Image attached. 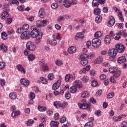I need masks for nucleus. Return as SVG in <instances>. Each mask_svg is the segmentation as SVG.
I'll list each match as a JSON object with an SVG mask.
<instances>
[{
  "label": "nucleus",
  "instance_id": "obj_1",
  "mask_svg": "<svg viewBox=\"0 0 127 127\" xmlns=\"http://www.w3.org/2000/svg\"><path fill=\"white\" fill-rule=\"evenodd\" d=\"M30 28L31 29L30 35H31L32 38H36L39 35H41V36H43L42 33L39 31V29L37 28V26L32 25Z\"/></svg>",
  "mask_w": 127,
  "mask_h": 127
},
{
  "label": "nucleus",
  "instance_id": "obj_2",
  "mask_svg": "<svg viewBox=\"0 0 127 127\" xmlns=\"http://www.w3.org/2000/svg\"><path fill=\"white\" fill-rule=\"evenodd\" d=\"M81 102H82L83 103H78V104L80 109H82V110H86V109L90 110L91 106L90 104L87 102L86 99H83L81 100Z\"/></svg>",
  "mask_w": 127,
  "mask_h": 127
},
{
  "label": "nucleus",
  "instance_id": "obj_3",
  "mask_svg": "<svg viewBox=\"0 0 127 127\" xmlns=\"http://www.w3.org/2000/svg\"><path fill=\"white\" fill-rule=\"evenodd\" d=\"M26 47L27 49L30 50V51H34V50L36 49V45L34 44V43L31 41H29L27 43Z\"/></svg>",
  "mask_w": 127,
  "mask_h": 127
},
{
  "label": "nucleus",
  "instance_id": "obj_4",
  "mask_svg": "<svg viewBox=\"0 0 127 127\" xmlns=\"http://www.w3.org/2000/svg\"><path fill=\"white\" fill-rule=\"evenodd\" d=\"M113 10L114 11H115V12H116L117 15L118 16L121 21H124V16H123V13L122 12V11H121L119 8H117V7H114Z\"/></svg>",
  "mask_w": 127,
  "mask_h": 127
},
{
  "label": "nucleus",
  "instance_id": "obj_5",
  "mask_svg": "<svg viewBox=\"0 0 127 127\" xmlns=\"http://www.w3.org/2000/svg\"><path fill=\"white\" fill-rule=\"evenodd\" d=\"M92 45L95 48H98L101 45V40L95 38L92 40Z\"/></svg>",
  "mask_w": 127,
  "mask_h": 127
},
{
  "label": "nucleus",
  "instance_id": "obj_6",
  "mask_svg": "<svg viewBox=\"0 0 127 127\" xmlns=\"http://www.w3.org/2000/svg\"><path fill=\"white\" fill-rule=\"evenodd\" d=\"M47 22H48L47 20H38L36 22V24L37 26H39V27H43L44 26H46V25H47Z\"/></svg>",
  "mask_w": 127,
  "mask_h": 127
},
{
  "label": "nucleus",
  "instance_id": "obj_7",
  "mask_svg": "<svg viewBox=\"0 0 127 127\" xmlns=\"http://www.w3.org/2000/svg\"><path fill=\"white\" fill-rule=\"evenodd\" d=\"M118 50L116 49H110L108 51V55L110 56V58H115V56L117 55V53Z\"/></svg>",
  "mask_w": 127,
  "mask_h": 127
},
{
  "label": "nucleus",
  "instance_id": "obj_8",
  "mask_svg": "<svg viewBox=\"0 0 127 127\" xmlns=\"http://www.w3.org/2000/svg\"><path fill=\"white\" fill-rule=\"evenodd\" d=\"M116 49H117L118 52H119V53H123V51H125V46H124V45L122 44H118L116 45L115 46Z\"/></svg>",
  "mask_w": 127,
  "mask_h": 127
},
{
  "label": "nucleus",
  "instance_id": "obj_9",
  "mask_svg": "<svg viewBox=\"0 0 127 127\" xmlns=\"http://www.w3.org/2000/svg\"><path fill=\"white\" fill-rule=\"evenodd\" d=\"M20 83L21 85H23V86L26 87V88H27V87L29 86V84H30L29 80L26 79V78H22L20 80Z\"/></svg>",
  "mask_w": 127,
  "mask_h": 127
},
{
  "label": "nucleus",
  "instance_id": "obj_10",
  "mask_svg": "<svg viewBox=\"0 0 127 127\" xmlns=\"http://www.w3.org/2000/svg\"><path fill=\"white\" fill-rule=\"evenodd\" d=\"M73 86L78 89H81L83 88V83L80 80H76L73 82Z\"/></svg>",
  "mask_w": 127,
  "mask_h": 127
},
{
  "label": "nucleus",
  "instance_id": "obj_11",
  "mask_svg": "<svg viewBox=\"0 0 127 127\" xmlns=\"http://www.w3.org/2000/svg\"><path fill=\"white\" fill-rule=\"evenodd\" d=\"M29 36H30V35L27 31H25L21 34V39H28V38H29Z\"/></svg>",
  "mask_w": 127,
  "mask_h": 127
},
{
  "label": "nucleus",
  "instance_id": "obj_12",
  "mask_svg": "<svg viewBox=\"0 0 127 127\" xmlns=\"http://www.w3.org/2000/svg\"><path fill=\"white\" fill-rule=\"evenodd\" d=\"M115 22H116L115 18L112 16H111L110 17V20L108 21L107 23L108 26H109V27H112V26H113L114 24H115Z\"/></svg>",
  "mask_w": 127,
  "mask_h": 127
},
{
  "label": "nucleus",
  "instance_id": "obj_13",
  "mask_svg": "<svg viewBox=\"0 0 127 127\" xmlns=\"http://www.w3.org/2000/svg\"><path fill=\"white\" fill-rule=\"evenodd\" d=\"M103 57L99 56L94 60V64H101L103 62Z\"/></svg>",
  "mask_w": 127,
  "mask_h": 127
},
{
  "label": "nucleus",
  "instance_id": "obj_14",
  "mask_svg": "<svg viewBox=\"0 0 127 127\" xmlns=\"http://www.w3.org/2000/svg\"><path fill=\"white\" fill-rule=\"evenodd\" d=\"M61 85V80H58L55 84L53 85V90H57Z\"/></svg>",
  "mask_w": 127,
  "mask_h": 127
},
{
  "label": "nucleus",
  "instance_id": "obj_15",
  "mask_svg": "<svg viewBox=\"0 0 127 127\" xmlns=\"http://www.w3.org/2000/svg\"><path fill=\"white\" fill-rule=\"evenodd\" d=\"M16 68L17 70L19 71V72H21V74H23L24 75V74H25V69H24L22 65H21V64H18L16 66Z\"/></svg>",
  "mask_w": 127,
  "mask_h": 127
},
{
  "label": "nucleus",
  "instance_id": "obj_16",
  "mask_svg": "<svg viewBox=\"0 0 127 127\" xmlns=\"http://www.w3.org/2000/svg\"><path fill=\"white\" fill-rule=\"evenodd\" d=\"M64 5L66 8H69V7H71L72 5V2H71L70 0H65L64 2Z\"/></svg>",
  "mask_w": 127,
  "mask_h": 127
},
{
  "label": "nucleus",
  "instance_id": "obj_17",
  "mask_svg": "<svg viewBox=\"0 0 127 127\" xmlns=\"http://www.w3.org/2000/svg\"><path fill=\"white\" fill-rule=\"evenodd\" d=\"M39 15L40 18H43L45 16V11L43 8H41L39 12Z\"/></svg>",
  "mask_w": 127,
  "mask_h": 127
},
{
  "label": "nucleus",
  "instance_id": "obj_18",
  "mask_svg": "<svg viewBox=\"0 0 127 127\" xmlns=\"http://www.w3.org/2000/svg\"><path fill=\"white\" fill-rule=\"evenodd\" d=\"M77 51V48L75 46H71L68 49V52L70 54H73L76 52Z\"/></svg>",
  "mask_w": 127,
  "mask_h": 127
},
{
  "label": "nucleus",
  "instance_id": "obj_19",
  "mask_svg": "<svg viewBox=\"0 0 127 127\" xmlns=\"http://www.w3.org/2000/svg\"><path fill=\"white\" fill-rule=\"evenodd\" d=\"M59 125V122L54 121H52L50 123V126L51 127H58Z\"/></svg>",
  "mask_w": 127,
  "mask_h": 127
},
{
  "label": "nucleus",
  "instance_id": "obj_20",
  "mask_svg": "<svg viewBox=\"0 0 127 127\" xmlns=\"http://www.w3.org/2000/svg\"><path fill=\"white\" fill-rule=\"evenodd\" d=\"M88 97H90V92H89L88 91H85L81 93V98H88Z\"/></svg>",
  "mask_w": 127,
  "mask_h": 127
},
{
  "label": "nucleus",
  "instance_id": "obj_21",
  "mask_svg": "<svg viewBox=\"0 0 127 127\" xmlns=\"http://www.w3.org/2000/svg\"><path fill=\"white\" fill-rule=\"evenodd\" d=\"M42 36H41V35H39L37 38H36V40H35V43L36 44H40V42H41V39H42Z\"/></svg>",
  "mask_w": 127,
  "mask_h": 127
},
{
  "label": "nucleus",
  "instance_id": "obj_22",
  "mask_svg": "<svg viewBox=\"0 0 127 127\" xmlns=\"http://www.w3.org/2000/svg\"><path fill=\"white\" fill-rule=\"evenodd\" d=\"M2 19L4 20L6 17H8V11H4L1 14Z\"/></svg>",
  "mask_w": 127,
  "mask_h": 127
},
{
  "label": "nucleus",
  "instance_id": "obj_23",
  "mask_svg": "<svg viewBox=\"0 0 127 127\" xmlns=\"http://www.w3.org/2000/svg\"><path fill=\"white\" fill-rule=\"evenodd\" d=\"M9 98L12 100H15L17 98V94L15 92H11L9 94Z\"/></svg>",
  "mask_w": 127,
  "mask_h": 127
},
{
  "label": "nucleus",
  "instance_id": "obj_24",
  "mask_svg": "<svg viewBox=\"0 0 127 127\" xmlns=\"http://www.w3.org/2000/svg\"><path fill=\"white\" fill-rule=\"evenodd\" d=\"M19 115H20V111L16 110L13 111L11 114V116L12 118H15V117H17V116H19Z\"/></svg>",
  "mask_w": 127,
  "mask_h": 127
},
{
  "label": "nucleus",
  "instance_id": "obj_25",
  "mask_svg": "<svg viewBox=\"0 0 127 127\" xmlns=\"http://www.w3.org/2000/svg\"><path fill=\"white\" fill-rule=\"evenodd\" d=\"M126 59L125 56L120 57L118 58V63H123L124 62H126Z\"/></svg>",
  "mask_w": 127,
  "mask_h": 127
},
{
  "label": "nucleus",
  "instance_id": "obj_26",
  "mask_svg": "<svg viewBox=\"0 0 127 127\" xmlns=\"http://www.w3.org/2000/svg\"><path fill=\"white\" fill-rule=\"evenodd\" d=\"M100 5L99 0H93L92 1V6L93 7H98Z\"/></svg>",
  "mask_w": 127,
  "mask_h": 127
},
{
  "label": "nucleus",
  "instance_id": "obj_27",
  "mask_svg": "<svg viewBox=\"0 0 127 127\" xmlns=\"http://www.w3.org/2000/svg\"><path fill=\"white\" fill-rule=\"evenodd\" d=\"M110 43L111 36H110L109 35H107L105 38V43H106V44H110Z\"/></svg>",
  "mask_w": 127,
  "mask_h": 127
},
{
  "label": "nucleus",
  "instance_id": "obj_28",
  "mask_svg": "<svg viewBox=\"0 0 127 127\" xmlns=\"http://www.w3.org/2000/svg\"><path fill=\"white\" fill-rule=\"evenodd\" d=\"M47 42H49L51 45H53V46H55L56 44H57V41L55 39H52L47 41Z\"/></svg>",
  "mask_w": 127,
  "mask_h": 127
},
{
  "label": "nucleus",
  "instance_id": "obj_29",
  "mask_svg": "<svg viewBox=\"0 0 127 127\" xmlns=\"http://www.w3.org/2000/svg\"><path fill=\"white\" fill-rule=\"evenodd\" d=\"M28 59L29 61H33L35 59V55L33 54H30L28 55Z\"/></svg>",
  "mask_w": 127,
  "mask_h": 127
},
{
  "label": "nucleus",
  "instance_id": "obj_30",
  "mask_svg": "<svg viewBox=\"0 0 127 127\" xmlns=\"http://www.w3.org/2000/svg\"><path fill=\"white\" fill-rule=\"evenodd\" d=\"M113 74L114 78H119V77L121 76V70L117 69V71H116Z\"/></svg>",
  "mask_w": 127,
  "mask_h": 127
},
{
  "label": "nucleus",
  "instance_id": "obj_31",
  "mask_svg": "<svg viewBox=\"0 0 127 127\" xmlns=\"http://www.w3.org/2000/svg\"><path fill=\"white\" fill-rule=\"evenodd\" d=\"M102 35H103V32L101 31H99L94 34V37H95V38H98V37H101Z\"/></svg>",
  "mask_w": 127,
  "mask_h": 127
},
{
  "label": "nucleus",
  "instance_id": "obj_32",
  "mask_svg": "<svg viewBox=\"0 0 127 127\" xmlns=\"http://www.w3.org/2000/svg\"><path fill=\"white\" fill-rule=\"evenodd\" d=\"M93 12L95 15H99V14H101V9L96 8L94 9Z\"/></svg>",
  "mask_w": 127,
  "mask_h": 127
},
{
  "label": "nucleus",
  "instance_id": "obj_33",
  "mask_svg": "<svg viewBox=\"0 0 127 127\" xmlns=\"http://www.w3.org/2000/svg\"><path fill=\"white\" fill-rule=\"evenodd\" d=\"M121 116L119 115L118 116H114L113 118H112V120L114 122H120V121L122 120L121 118Z\"/></svg>",
  "mask_w": 127,
  "mask_h": 127
},
{
  "label": "nucleus",
  "instance_id": "obj_34",
  "mask_svg": "<svg viewBox=\"0 0 127 127\" xmlns=\"http://www.w3.org/2000/svg\"><path fill=\"white\" fill-rule=\"evenodd\" d=\"M38 110L40 111V112H45V111L47 110V108L46 107L39 105L38 106Z\"/></svg>",
  "mask_w": 127,
  "mask_h": 127
},
{
  "label": "nucleus",
  "instance_id": "obj_35",
  "mask_svg": "<svg viewBox=\"0 0 127 127\" xmlns=\"http://www.w3.org/2000/svg\"><path fill=\"white\" fill-rule=\"evenodd\" d=\"M1 50L4 52H6V51H7V46H6L3 44L0 45V51H1Z\"/></svg>",
  "mask_w": 127,
  "mask_h": 127
},
{
  "label": "nucleus",
  "instance_id": "obj_36",
  "mask_svg": "<svg viewBox=\"0 0 127 127\" xmlns=\"http://www.w3.org/2000/svg\"><path fill=\"white\" fill-rule=\"evenodd\" d=\"M117 69L118 68L116 67H111L109 68V71L111 74H114Z\"/></svg>",
  "mask_w": 127,
  "mask_h": 127
},
{
  "label": "nucleus",
  "instance_id": "obj_37",
  "mask_svg": "<svg viewBox=\"0 0 127 127\" xmlns=\"http://www.w3.org/2000/svg\"><path fill=\"white\" fill-rule=\"evenodd\" d=\"M88 57V55L84 53L80 56V58L81 60H87V58Z\"/></svg>",
  "mask_w": 127,
  "mask_h": 127
},
{
  "label": "nucleus",
  "instance_id": "obj_38",
  "mask_svg": "<svg viewBox=\"0 0 127 127\" xmlns=\"http://www.w3.org/2000/svg\"><path fill=\"white\" fill-rule=\"evenodd\" d=\"M34 123V120L32 119H29L27 121L26 125L27 126L30 127V126H32Z\"/></svg>",
  "mask_w": 127,
  "mask_h": 127
},
{
  "label": "nucleus",
  "instance_id": "obj_39",
  "mask_svg": "<svg viewBox=\"0 0 127 127\" xmlns=\"http://www.w3.org/2000/svg\"><path fill=\"white\" fill-rule=\"evenodd\" d=\"M39 65L41 69H43L46 64H45V62L44 61L42 60L39 62Z\"/></svg>",
  "mask_w": 127,
  "mask_h": 127
},
{
  "label": "nucleus",
  "instance_id": "obj_40",
  "mask_svg": "<svg viewBox=\"0 0 127 127\" xmlns=\"http://www.w3.org/2000/svg\"><path fill=\"white\" fill-rule=\"evenodd\" d=\"M40 81H41L42 84H44L45 85H46V84H47V79H45L43 77H41L40 78Z\"/></svg>",
  "mask_w": 127,
  "mask_h": 127
},
{
  "label": "nucleus",
  "instance_id": "obj_41",
  "mask_svg": "<svg viewBox=\"0 0 127 127\" xmlns=\"http://www.w3.org/2000/svg\"><path fill=\"white\" fill-rule=\"evenodd\" d=\"M114 39H115L116 40H119L120 38H121V34L118 33V34H115L113 35V38Z\"/></svg>",
  "mask_w": 127,
  "mask_h": 127
},
{
  "label": "nucleus",
  "instance_id": "obj_42",
  "mask_svg": "<svg viewBox=\"0 0 127 127\" xmlns=\"http://www.w3.org/2000/svg\"><path fill=\"white\" fill-rule=\"evenodd\" d=\"M70 92L73 94L76 93V92H77V88L74 86H72L70 88Z\"/></svg>",
  "mask_w": 127,
  "mask_h": 127
},
{
  "label": "nucleus",
  "instance_id": "obj_43",
  "mask_svg": "<svg viewBox=\"0 0 127 127\" xmlns=\"http://www.w3.org/2000/svg\"><path fill=\"white\" fill-rule=\"evenodd\" d=\"M6 67L5 63L3 62H0V69L2 70V69H4Z\"/></svg>",
  "mask_w": 127,
  "mask_h": 127
},
{
  "label": "nucleus",
  "instance_id": "obj_44",
  "mask_svg": "<svg viewBox=\"0 0 127 127\" xmlns=\"http://www.w3.org/2000/svg\"><path fill=\"white\" fill-rule=\"evenodd\" d=\"M62 103L60 101H55L54 102V106L57 108V107H61Z\"/></svg>",
  "mask_w": 127,
  "mask_h": 127
},
{
  "label": "nucleus",
  "instance_id": "obj_45",
  "mask_svg": "<svg viewBox=\"0 0 127 127\" xmlns=\"http://www.w3.org/2000/svg\"><path fill=\"white\" fill-rule=\"evenodd\" d=\"M102 21V16L98 15L97 16V17L95 18V22L96 23H100Z\"/></svg>",
  "mask_w": 127,
  "mask_h": 127
},
{
  "label": "nucleus",
  "instance_id": "obj_46",
  "mask_svg": "<svg viewBox=\"0 0 127 127\" xmlns=\"http://www.w3.org/2000/svg\"><path fill=\"white\" fill-rule=\"evenodd\" d=\"M48 79L49 81H52V80H54V74H53V73H50L48 75Z\"/></svg>",
  "mask_w": 127,
  "mask_h": 127
},
{
  "label": "nucleus",
  "instance_id": "obj_47",
  "mask_svg": "<svg viewBox=\"0 0 127 127\" xmlns=\"http://www.w3.org/2000/svg\"><path fill=\"white\" fill-rule=\"evenodd\" d=\"M88 60H81V64L82 66H86L88 64Z\"/></svg>",
  "mask_w": 127,
  "mask_h": 127
},
{
  "label": "nucleus",
  "instance_id": "obj_48",
  "mask_svg": "<svg viewBox=\"0 0 127 127\" xmlns=\"http://www.w3.org/2000/svg\"><path fill=\"white\" fill-rule=\"evenodd\" d=\"M56 65L57 66H61L62 64H63V63L62 62V61L60 60H56L55 61Z\"/></svg>",
  "mask_w": 127,
  "mask_h": 127
},
{
  "label": "nucleus",
  "instance_id": "obj_49",
  "mask_svg": "<svg viewBox=\"0 0 127 127\" xmlns=\"http://www.w3.org/2000/svg\"><path fill=\"white\" fill-rule=\"evenodd\" d=\"M63 20H65V16H60L57 18V21L58 22H61Z\"/></svg>",
  "mask_w": 127,
  "mask_h": 127
},
{
  "label": "nucleus",
  "instance_id": "obj_50",
  "mask_svg": "<svg viewBox=\"0 0 127 127\" xmlns=\"http://www.w3.org/2000/svg\"><path fill=\"white\" fill-rule=\"evenodd\" d=\"M1 37L3 39L5 40V39H7V34L5 32H3L1 33Z\"/></svg>",
  "mask_w": 127,
  "mask_h": 127
},
{
  "label": "nucleus",
  "instance_id": "obj_51",
  "mask_svg": "<svg viewBox=\"0 0 127 127\" xmlns=\"http://www.w3.org/2000/svg\"><path fill=\"white\" fill-rule=\"evenodd\" d=\"M9 10V4L5 3L4 5V11H8Z\"/></svg>",
  "mask_w": 127,
  "mask_h": 127
},
{
  "label": "nucleus",
  "instance_id": "obj_52",
  "mask_svg": "<svg viewBox=\"0 0 127 127\" xmlns=\"http://www.w3.org/2000/svg\"><path fill=\"white\" fill-rule=\"evenodd\" d=\"M91 85L92 87H97V86H98V82H97V80L95 79L92 80Z\"/></svg>",
  "mask_w": 127,
  "mask_h": 127
},
{
  "label": "nucleus",
  "instance_id": "obj_53",
  "mask_svg": "<svg viewBox=\"0 0 127 127\" xmlns=\"http://www.w3.org/2000/svg\"><path fill=\"white\" fill-rule=\"evenodd\" d=\"M22 28L23 29V30H27V29H29V25L27 24H24Z\"/></svg>",
  "mask_w": 127,
  "mask_h": 127
},
{
  "label": "nucleus",
  "instance_id": "obj_54",
  "mask_svg": "<svg viewBox=\"0 0 127 127\" xmlns=\"http://www.w3.org/2000/svg\"><path fill=\"white\" fill-rule=\"evenodd\" d=\"M81 80L82 82H83V83H87V82L89 81V77L85 76L83 77V78Z\"/></svg>",
  "mask_w": 127,
  "mask_h": 127
},
{
  "label": "nucleus",
  "instance_id": "obj_55",
  "mask_svg": "<svg viewBox=\"0 0 127 127\" xmlns=\"http://www.w3.org/2000/svg\"><path fill=\"white\" fill-rule=\"evenodd\" d=\"M51 7L52 9H56L58 7V4L57 3H54L52 4Z\"/></svg>",
  "mask_w": 127,
  "mask_h": 127
},
{
  "label": "nucleus",
  "instance_id": "obj_56",
  "mask_svg": "<svg viewBox=\"0 0 127 127\" xmlns=\"http://www.w3.org/2000/svg\"><path fill=\"white\" fill-rule=\"evenodd\" d=\"M29 98L30 100H34V99H35V94H34L33 92H31L30 93Z\"/></svg>",
  "mask_w": 127,
  "mask_h": 127
},
{
  "label": "nucleus",
  "instance_id": "obj_57",
  "mask_svg": "<svg viewBox=\"0 0 127 127\" xmlns=\"http://www.w3.org/2000/svg\"><path fill=\"white\" fill-rule=\"evenodd\" d=\"M76 36L79 38H83V37H84V34L83 33V32H79L77 33Z\"/></svg>",
  "mask_w": 127,
  "mask_h": 127
},
{
  "label": "nucleus",
  "instance_id": "obj_58",
  "mask_svg": "<svg viewBox=\"0 0 127 127\" xmlns=\"http://www.w3.org/2000/svg\"><path fill=\"white\" fill-rule=\"evenodd\" d=\"M92 126L93 123H92V122H90L86 123L84 127H92Z\"/></svg>",
  "mask_w": 127,
  "mask_h": 127
},
{
  "label": "nucleus",
  "instance_id": "obj_59",
  "mask_svg": "<svg viewBox=\"0 0 127 127\" xmlns=\"http://www.w3.org/2000/svg\"><path fill=\"white\" fill-rule=\"evenodd\" d=\"M66 121L67 119L65 117H63L61 118L60 120V123H61L62 124L65 123V122H66Z\"/></svg>",
  "mask_w": 127,
  "mask_h": 127
},
{
  "label": "nucleus",
  "instance_id": "obj_60",
  "mask_svg": "<svg viewBox=\"0 0 127 127\" xmlns=\"http://www.w3.org/2000/svg\"><path fill=\"white\" fill-rule=\"evenodd\" d=\"M115 96V94L113 92L110 93L107 95V99H112Z\"/></svg>",
  "mask_w": 127,
  "mask_h": 127
},
{
  "label": "nucleus",
  "instance_id": "obj_61",
  "mask_svg": "<svg viewBox=\"0 0 127 127\" xmlns=\"http://www.w3.org/2000/svg\"><path fill=\"white\" fill-rule=\"evenodd\" d=\"M18 9L19 11H24V5H22L18 7Z\"/></svg>",
  "mask_w": 127,
  "mask_h": 127
},
{
  "label": "nucleus",
  "instance_id": "obj_62",
  "mask_svg": "<svg viewBox=\"0 0 127 127\" xmlns=\"http://www.w3.org/2000/svg\"><path fill=\"white\" fill-rule=\"evenodd\" d=\"M12 22V18H8L6 20V23L7 24H10Z\"/></svg>",
  "mask_w": 127,
  "mask_h": 127
},
{
  "label": "nucleus",
  "instance_id": "obj_63",
  "mask_svg": "<svg viewBox=\"0 0 127 127\" xmlns=\"http://www.w3.org/2000/svg\"><path fill=\"white\" fill-rule=\"evenodd\" d=\"M95 116H97V117H100L101 116V111L96 110L94 113Z\"/></svg>",
  "mask_w": 127,
  "mask_h": 127
},
{
  "label": "nucleus",
  "instance_id": "obj_64",
  "mask_svg": "<svg viewBox=\"0 0 127 127\" xmlns=\"http://www.w3.org/2000/svg\"><path fill=\"white\" fill-rule=\"evenodd\" d=\"M122 127H127V122L123 121L122 123Z\"/></svg>",
  "mask_w": 127,
  "mask_h": 127
}]
</instances>
